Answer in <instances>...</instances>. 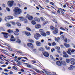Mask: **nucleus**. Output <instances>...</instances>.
Segmentation results:
<instances>
[{
	"label": "nucleus",
	"mask_w": 75,
	"mask_h": 75,
	"mask_svg": "<svg viewBox=\"0 0 75 75\" xmlns=\"http://www.w3.org/2000/svg\"><path fill=\"white\" fill-rule=\"evenodd\" d=\"M13 11L15 14H20L22 13V11L21 9L17 8L14 9Z\"/></svg>",
	"instance_id": "obj_1"
},
{
	"label": "nucleus",
	"mask_w": 75,
	"mask_h": 75,
	"mask_svg": "<svg viewBox=\"0 0 75 75\" xmlns=\"http://www.w3.org/2000/svg\"><path fill=\"white\" fill-rule=\"evenodd\" d=\"M41 35L39 33H36L34 35V37L36 40H38V37H40Z\"/></svg>",
	"instance_id": "obj_2"
},
{
	"label": "nucleus",
	"mask_w": 75,
	"mask_h": 75,
	"mask_svg": "<svg viewBox=\"0 0 75 75\" xmlns=\"http://www.w3.org/2000/svg\"><path fill=\"white\" fill-rule=\"evenodd\" d=\"M13 3H14V1H9L7 3V4L8 6H10V7H11L13 6Z\"/></svg>",
	"instance_id": "obj_3"
},
{
	"label": "nucleus",
	"mask_w": 75,
	"mask_h": 75,
	"mask_svg": "<svg viewBox=\"0 0 75 75\" xmlns=\"http://www.w3.org/2000/svg\"><path fill=\"white\" fill-rule=\"evenodd\" d=\"M26 17L28 18L29 20H32L33 19V17L32 16H30L29 14H27L26 16Z\"/></svg>",
	"instance_id": "obj_4"
},
{
	"label": "nucleus",
	"mask_w": 75,
	"mask_h": 75,
	"mask_svg": "<svg viewBox=\"0 0 75 75\" xmlns=\"http://www.w3.org/2000/svg\"><path fill=\"white\" fill-rule=\"evenodd\" d=\"M71 61H75V59L74 58H71L70 59H67L66 60V61L67 63H69Z\"/></svg>",
	"instance_id": "obj_5"
},
{
	"label": "nucleus",
	"mask_w": 75,
	"mask_h": 75,
	"mask_svg": "<svg viewBox=\"0 0 75 75\" xmlns=\"http://www.w3.org/2000/svg\"><path fill=\"white\" fill-rule=\"evenodd\" d=\"M53 33L54 34H56L58 33V30L57 28H54V30L53 32Z\"/></svg>",
	"instance_id": "obj_6"
},
{
	"label": "nucleus",
	"mask_w": 75,
	"mask_h": 75,
	"mask_svg": "<svg viewBox=\"0 0 75 75\" xmlns=\"http://www.w3.org/2000/svg\"><path fill=\"white\" fill-rule=\"evenodd\" d=\"M1 34H3L4 35V37L5 38H8V33L2 32L1 33Z\"/></svg>",
	"instance_id": "obj_7"
},
{
	"label": "nucleus",
	"mask_w": 75,
	"mask_h": 75,
	"mask_svg": "<svg viewBox=\"0 0 75 75\" xmlns=\"http://www.w3.org/2000/svg\"><path fill=\"white\" fill-rule=\"evenodd\" d=\"M63 57H65V58H68L69 56L67 54V52H63Z\"/></svg>",
	"instance_id": "obj_8"
},
{
	"label": "nucleus",
	"mask_w": 75,
	"mask_h": 75,
	"mask_svg": "<svg viewBox=\"0 0 75 75\" xmlns=\"http://www.w3.org/2000/svg\"><path fill=\"white\" fill-rule=\"evenodd\" d=\"M27 45L29 47H30V48H33V44L31 43H28L27 44Z\"/></svg>",
	"instance_id": "obj_9"
},
{
	"label": "nucleus",
	"mask_w": 75,
	"mask_h": 75,
	"mask_svg": "<svg viewBox=\"0 0 75 75\" xmlns=\"http://www.w3.org/2000/svg\"><path fill=\"white\" fill-rule=\"evenodd\" d=\"M35 28L38 29V28H40L41 27V26L39 24H38L35 25Z\"/></svg>",
	"instance_id": "obj_10"
},
{
	"label": "nucleus",
	"mask_w": 75,
	"mask_h": 75,
	"mask_svg": "<svg viewBox=\"0 0 75 75\" xmlns=\"http://www.w3.org/2000/svg\"><path fill=\"white\" fill-rule=\"evenodd\" d=\"M43 55L46 57H49V54L47 52H45L43 54Z\"/></svg>",
	"instance_id": "obj_11"
},
{
	"label": "nucleus",
	"mask_w": 75,
	"mask_h": 75,
	"mask_svg": "<svg viewBox=\"0 0 75 75\" xmlns=\"http://www.w3.org/2000/svg\"><path fill=\"white\" fill-rule=\"evenodd\" d=\"M56 64L58 66H61V61H58L56 62Z\"/></svg>",
	"instance_id": "obj_12"
},
{
	"label": "nucleus",
	"mask_w": 75,
	"mask_h": 75,
	"mask_svg": "<svg viewBox=\"0 0 75 75\" xmlns=\"http://www.w3.org/2000/svg\"><path fill=\"white\" fill-rule=\"evenodd\" d=\"M10 41H16V38H14V36L13 35H12L11 38L10 39Z\"/></svg>",
	"instance_id": "obj_13"
},
{
	"label": "nucleus",
	"mask_w": 75,
	"mask_h": 75,
	"mask_svg": "<svg viewBox=\"0 0 75 75\" xmlns=\"http://www.w3.org/2000/svg\"><path fill=\"white\" fill-rule=\"evenodd\" d=\"M5 45H7V46H8V50H10V51H13V50H12V49H11V48H10L11 47L10 46V45H9V44H6Z\"/></svg>",
	"instance_id": "obj_14"
},
{
	"label": "nucleus",
	"mask_w": 75,
	"mask_h": 75,
	"mask_svg": "<svg viewBox=\"0 0 75 75\" xmlns=\"http://www.w3.org/2000/svg\"><path fill=\"white\" fill-rule=\"evenodd\" d=\"M64 45L67 48H69L70 47V45L68 44H67L66 43L64 44Z\"/></svg>",
	"instance_id": "obj_15"
},
{
	"label": "nucleus",
	"mask_w": 75,
	"mask_h": 75,
	"mask_svg": "<svg viewBox=\"0 0 75 75\" xmlns=\"http://www.w3.org/2000/svg\"><path fill=\"white\" fill-rule=\"evenodd\" d=\"M64 65V66H66V65H67V64L66 63V62H65V61H61V65Z\"/></svg>",
	"instance_id": "obj_16"
},
{
	"label": "nucleus",
	"mask_w": 75,
	"mask_h": 75,
	"mask_svg": "<svg viewBox=\"0 0 75 75\" xmlns=\"http://www.w3.org/2000/svg\"><path fill=\"white\" fill-rule=\"evenodd\" d=\"M35 20L36 21H38V23H39L40 21V19L38 18H37V17H35Z\"/></svg>",
	"instance_id": "obj_17"
},
{
	"label": "nucleus",
	"mask_w": 75,
	"mask_h": 75,
	"mask_svg": "<svg viewBox=\"0 0 75 75\" xmlns=\"http://www.w3.org/2000/svg\"><path fill=\"white\" fill-rule=\"evenodd\" d=\"M24 64H25L26 65L27 67H28V68H31V67H32V66L30 64H29L28 63H24Z\"/></svg>",
	"instance_id": "obj_18"
},
{
	"label": "nucleus",
	"mask_w": 75,
	"mask_h": 75,
	"mask_svg": "<svg viewBox=\"0 0 75 75\" xmlns=\"http://www.w3.org/2000/svg\"><path fill=\"white\" fill-rule=\"evenodd\" d=\"M70 67L69 68V70H72L74 68H75V67L74 66H73L71 65H70Z\"/></svg>",
	"instance_id": "obj_19"
},
{
	"label": "nucleus",
	"mask_w": 75,
	"mask_h": 75,
	"mask_svg": "<svg viewBox=\"0 0 75 75\" xmlns=\"http://www.w3.org/2000/svg\"><path fill=\"white\" fill-rule=\"evenodd\" d=\"M71 49L70 48H69L68 49V51H67V52L69 54V55H71Z\"/></svg>",
	"instance_id": "obj_20"
},
{
	"label": "nucleus",
	"mask_w": 75,
	"mask_h": 75,
	"mask_svg": "<svg viewBox=\"0 0 75 75\" xmlns=\"http://www.w3.org/2000/svg\"><path fill=\"white\" fill-rule=\"evenodd\" d=\"M36 44L37 46H41V43L38 41H37L36 42Z\"/></svg>",
	"instance_id": "obj_21"
},
{
	"label": "nucleus",
	"mask_w": 75,
	"mask_h": 75,
	"mask_svg": "<svg viewBox=\"0 0 75 75\" xmlns=\"http://www.w3.org/2000/svg\"><path fill=\"white\" fill-rule=\"evenodd\" d=\"M41 34L42 36H43V37H46V36H47V34L44 32H42Z\"/></svg>",
	"instance_id": "obj_22"
},
{
	"label": "nucleus",
	"mask_w": 75,
	"mask_h": 75,
	"mask_svg": "<svg viewBox=\"0 0 75 75\" xmlns=\"http://www.w3.org/2000/svg\"><path fill=\"white\" fill-rule=\"evenodd\" d=\"M59 40H60L59 37H57V38H55V40L56 41H57V42H59Z\"/></svg>",
	"instance_id": "obj_23"
},
{
	"label": "nucleus",
	"mask_w": 75,
	"mask_h": 75,
	"mask_svg": "<svg viewBox=\"0 0 75 75\" xmlns=\"http://www.w3.org/2000/svg\"><path fill=\"white\" fill-rule=\"evenodd\" d=\"M25 34L27 35V36H29V35H30V33L27 32L25 31H24Z\"/></svg>",
	"instance_id": "obj_24"
},
{
	"label": "nucleus",
	"mask_w": 75,
	"mask_h": 75,
	"mask_svg": "<svg viewBox=\"0 0 75 75\" xmlns=\"http://www.w3.org/2000/svg\"><path fill=\"white\" fill-rule=\"evenodd\" d=\"M8 33L11 34L13 32V30H11L10 29L8 30Z\"/></svg>",
	"instance_id": "obj_25"
},
{
	"label": "nucleus",
	"mask_w": 75,
	"mask_h": 75,
	"mask_svg": "<svg viewBox=\"0 0 75 75\" xmlns=\"http://www.w3.org/2000/svg\"><path fill=\"white\" fill-rule=\"evenodd\" d=\"M7 17H8V19H10V20H11L14 18V17H13V16H8Z\"/></svg>",
	"instance_id": "obj_26"
},
{
	"label": "nucleus",
	"mask_w": 75,
	"mask_h": 75,
	"mask_svg": "<svg viewBox=\"0 0 75 75\" xmlns=\"http://www.w3.org/2000/svg\"><path fill=\"white\" fill-rule=\"evenodd\" d=\"M31 23L33 25H35L36 24V22L35 21H32L31 22Z\"/></svg>",
	"instance_id": "obj_27"
},
{
	"label": "nucleus",
	"mask_w": 75,
	"mask_h": 75,
	"mask_svg": "<svg viewBox=\"0 0 75 75\" xmlns=\"http://www.w3.org/2000/svg\"><path fill=\"white\" fill-rule=\"evenodd\" d=\"M45 47L47 50H50V47H48L46 46Z\"/></svg>",
	"instance_id": "obj_28"
},
{
	"label": "nucleus",
	"mask_w": 75,
	"mask_h": 75,
	"mask_svg": "<svg viewBox=\"0 0 75 75\" xmlns=\"http://www.w3.org/2000/svg\"><path fill=\"white\" fill-rule=\"evenodd\" d=\"M60 38L61 40H64V38H65V36L63 35H62L60 36Z\"/></svg>",
	"instance_id": "obj_29"
},
{
	"label": "nucleus",
	"mask_w": 75,
	"mask_h": 75,
	"mask_svg": "<svg viewBox=\"0 0 75 75\" xmlns=\"http://www.w3.org/2000/svg\"><path fill=\"white\" fill-rule=\"evenodd\" d=\"M55 48H56V49H57V50H60V47H58L57 46H55Z\"/></svg>",
	"instance_id": "obj_30"
},
{
	"label": "nucleus",
	"mask_w": 75,
	"mask_h": 75,
	"mask_svg": "<svg viewBox=\"0 0 75 75\" xmlns=\"http://www.w3.org/2000/svg\"><path fill=\"white\" fill-rule=\"evenodd\" d=\"M14 33L16 35H18V33L17 32L15 31L14 32Z\"/></svg>",
	"instance_id": "obj_31"
},
{
	"label": "nucleus",
	"mask_w": 75,
	"mask_h": 75,
	"mask_svg": "<svg viewBox=\"0 0 75 75\" xmlns=\"http://www.w3.org/2000/svg\"><path fill=\"white\" fill-rule=\"evenodd\" d=\"M57 45V44L54 42H53L52 43V46H55V45Z\"/></svg>",
	"instance_id": "obj_32"
},
{
	"label": "nucleus",
	"mask_w": 75,
	"mask_h": 75,
	"mask_svg": "<svg viewBox=\"0 0 75 75\" xmlns=\"http://www.w3.org/2000/svg\"><path fill=\"white\" fill-rule=\"evenodd\" d=\"M16 42H17V43L18 44H20V43H21V40H19V39H17V41H16Z\"/></svg>",
	"instance_id": "obj_33"
},
{
	"label": "nucleus",
	"mask_w": 75,
	"mask_h": 75,
	"mask_svg": "<svg viewBox=\"0 0 75 75\" xmlns=\"http://www.w3.org/2000/svg\"><path fill=\"white\" fill-rule=\"evenodd\" d=\"M44 72H45V73H46V74L47 75H51V74H50V73L49 72H48L47 71H46L45 70V71H44Z\"/></svg>",
	"instance_id": "obj_34"
},
{
	"label": "nucleus",
	"mask_w": 75,
	"mask_h": 75,
	"mask_svg": "<svg viewBox=\"0 0 75 75\" xmlns=\"http://www.w3.org/2000/svg\"><path fill=\"white\" fill-rule=\"evenodd\" d=\"M71 65H74L75 64V62L74 61H71Z\"/></svg>",
	"instance_id": "obj_35"
},
{
	"label": "nucleus",
	"mask_w": 75,
	"mask_h": 75,
	"mask_svg": "<svg viewBox=\"0 0 75 75\" xmlns=\"http://www.w3.org/2000/svg\"><path fill=\"white\" fill-rule=\"evenodd\" d=\"M39 50L40 51H42L44 50V49L42 48V47H40V48H39Z\"/></svg>",
	"instance_id": "obj_36"
},
{
	"label": "nucleus",
	"mask_w": 75,
	"mask_h": 75,
	"mask_svg": "<svg viewBox=\"0 0 75 75\" xmlns=\"http://www.w3.org/2000/svg\"><path fill=\"white\" fill-rule=\"evenodd\" d=\"M26 30L28 31H31V29L28 27L26 28Z\"/></svg>",
	"instance_id": "obj_37"
},
{
	"label": "nucleus",
	"mask_w": 75,
	"mask_h": 75,
	"mask_svg": "<svg viewBox=\"0 0 75 75\" xmlns=\"http://www.w3.org/2000/svg\"><path fill=\"white\" fill-rule=\"evenodd\" d=\"M11 23L13 24V25H16V22H15L11 21Z\"/></svg>",
	"instance_id": "obj_38"
},
{
	"label": "nucleus",
	"mask_w": 75,
	"mask_h": 75,
	"mask_svg": "<svg viewBox=\"0 0 75 75\" xmlns=\"http://www.w3.org/2000/svg\"><path fill=\"white\" fill-rule=\"evenodd\" d=\"M16 24L18 26H21V24L19 22H17L16 23Z\"/></svg>",
	"instance_id": "obj_39"
},
{
	"label": "nucleus",
	"mask_w": 75,
	"mask_h": 75,
	"mask_svg": "<svg viewBox=\"0 0 75 75\" xmlns=\"http://www.w3.org/2000/svg\"><path fill=\"white\" fill-rule=\"evenodd\" d=\"M39 31L40 32H41V33H43L44 32V30L43 29H40L39 30Z\"/></svg>",
	"instance_id": "obj_40"
},
{
	"label": "nucleus",
	"mask_w": 75,
	"mask_h": 75,
	"mask_svg": "<svg viewBox=\"0 0 75 75\" xmlns=\"http://www.w3.org/2000/svg\"><path fill=\"white\" fill-rule=\"evenodd\" d=\"M6 25L8 27H11V25L10 24H8V23H6Z\"/></svg>",
	"instance_id": "obj_41"
},
{
	"label": "nucleus",
	"mask_w": 75,
	"mask_h": 75,
	"mask_svg": "<svg viewBox=\"0 0 75 75\" xmlns=\"http://www.w3.org/2000/svg\"><path fill=\"white\" fill-rule=\"evenodd\" d=\"M55 49L54 48H52L51 49V51L52 52H53L54 51H55Z\"/></svg>",
	"instance_id": "obj_42"
},
{
	"label": "nucleus",
	"mask_w": 75,
	"mask_h": 75,
	"mask_svg": "<svg viewBox=\"0 0 75 75\" xmlns=\"http://www.w3.org/2000/svg\"><path fill=\"white\" fill-rule=\"evenodd\" d=\"M19 18L20 20H21V21H23L24 20V18L22 17H20Z\"/></svg>",
	"instance_id": "obj_43"
},
{
	"label": "nucleus",
	"mask_w": 75,
	"mask_h": 75,
	"mask_svg": "<svg viewBox=\"0 0 75 75\" xmlns=\"http://www.w3.org/2000/svg\"><path fill=\"white\" fill-rule=\"evenodd\" d=\"M29 41L30 42H34V41L32 39H30L29 40Z\"/></svg>",
	"instance_id": "obj_44"
},
{
	"label": "nucleus",
	"mask_w": 75,
	"mask_h": 75,
	"mask_svg": "<svg viewBox=\"0 0 75 75\" xmlns=\"http://www.w3.org/2000/svg\"><path fill=\"white\" fill-rule=\"evenodd\" d=\"M60 29L61 30H63V31H65V29L64 28H63L62 27H61L60 28Z\"/></svg>",
	"instance_id": "obj_45"
},
{
	"label": "nucleus",
	"mask_w": 75,
	"mask_h": 75,
	"mask_svg": "<svg viewBox=\"0 0 75 75\" xmlns=\"http://www.w3.org/2000/svg\"><path fill=\"white\" fill-rule=\"evenodd\" d=\"M13 69H15V70H17V67H15V66H13Z\"/></svg>",
	"instance_id": "obj_46"
},
{
	"label": "nucleus",
	"mask_w": 75,
	"mask_h": 75,
	"mask_svg": "<svg viewBox=\"0 0 75 75\" xmlns=\"http://www.w3.org/2000/svg\"><path fill=\"white\" fill-rule=\"evenodd\" d=\"M6 9L7 10V11H10V8H6Z\"/></svg>",
	"instance_id": "obj_47"
},
{
	"label": "nucleus",
	"mask_w": 75,
	"mask_h": 75,
	"mask_svg": "<svg viewBox=\"0 0 75 75\" xmlns=\"http://www.w3.org/2000/svg\"><path fill=\"white\" fill-rule=\"evenodd\" d=\"M64 41H65V42H68V40H67V39L65 38L64 39Z\"/></svg>",
	"instance_id": "obj_48"
},
{
	"label": "nucleus",
	"mask_w": 75,
	"mask_h": 75,
	"mask_svg": "<svg viewBox=\"0 0 75 75\" xmlns=\"http://www.w3.org/2000/svg\"><path fill=\"white\" fill-rule=\"evenodd\" d=\"M50 57L51 59H54V57H53V56H52V55H50Z\"/></svg>",
	"instance_id": "obj_49"
},
{
	"label": "nucleus",
	"mask_w": 75,
	"mask_h": 75,
	"mask_svg": "<svg viewBox=\"0 0 75 75\" xmlns=\"http://www.w3.org/2000/svg\"><path fill=\"white\" fill-rule=\"evenodd\" d=\"M50 28H51V29H52V30H53L54 27H53V26H51L50 27Z\"/></svg>",
	"instance_id": "obj_50"
},
{
	"label": "nucleus",
	"mask_w": 75,
	"mask_h": 75,
	"mask_svg": "<svg viewBox=\"0 0 75 75\" xmlns=\"http://www.w3.org/2000/svg\"><path fill=\"white\" fill-rule=\"evenodd\" d=\"M16 31H16V32H18V33L19 32V30H18V29H16Z\"/></svg>",
	"instance_id": "obj_51"
},
{
	"label": "nucleus",
	"mask_w": 75,
	"mask_h": 75,
	"mask_svg": "<svg viewBox=\"0 0 75 75\" xmlns=\"http://www.w3.org/2000/svg\"><path fill=\"white\" fill-rule=\"evenodd\" d=\"M1 29L2 30H3V31H4V28H3V27H1Z\"/></svg>",
	"instance_id": "obj_52"
},
{
	"label": "nucleus",
	"mask_w": 75,
	"mask_h": 75,
	"mask_svg": "<svg viewBox=\"0 0 75 75\" xmlns=\"http://www.w3.org/2000/svg\"><path fill=\"white\" fill-rule=\"evenodd\" d=\"M32 62H33V63H37V62H36V61H34V60L32 61Z\"/></svg>",
	"instance_id": "obj_53"
},
{
	"label": "nucleus",
	"mask_w": 75,
	"mask_h": 75,
	"mask_svg": "<svg viewBox=\"0 0 75 75\" xmlns=\"http://www.w3.org/2000/svg\"><path fill=\"white\" fill-rule=\"evenodd\" d=\"M40 19H41V20L42 21H44V19L42 18V17H41L40 18Z\"/></svg>",
	"instance_id": "obj_54"
},
{
	"label": "nucleus",
	"mask_w": 75,
	"mask_h": 75,
	"mask_svg": "<svg viewBox=\"0 0 75 75\" xmlns=\"http://www.w3.org/2000/svg\"><path fill=\"white\" fill-rule=\"evenodd\" d=\"M71 52L73 53V52H75V50H72L71 51Z\"/></svg>",
	"instance_id": "obj_55"
},
{
	"label": "nucleus",
	"mask_w": 75,
	"mask_h": 75,
	"mask_svg": "<svg viewBox=\"0 0 75 75\" xmlns=\"http://www.w3.org/2000/svg\"><path fill=\"white\" fill-rule=\"evenodd\" d=\"M47 35H50V33L49 32H47Z\"/></svg>",
	"instance_id": "obj_56"
},
{
	"label": "nucleus",
	"mask_w": 75,
	"mask_h": 75,
	"mask_svg": "<svg viewBox=\"0 0 75 75\" xmlns=\"http://www.w3.org/2000/svg\"><path fill=\"white\" fill-rule=\"evenodd\" d=\"M2 6L4 7H6V5H5V4H2Z\"/></svg>",
	"instance_id": "obj_57"
},
{
	"label": "nucleus",
	"mask_w": 75,
	"mask_h": 75,
	"mask_svg": "<svg viewBox=\"0 0 75 75\" xmlns=\"http://www.w3.org/2000/svg\"><path fill=\"white\" fill-rule=\"evenodd\" d=\"M17 52L18 53H19L20 54H22V52H20V51H17Z\"/></svg>",
	"instance_id": "obj_58"
},
{
	"label": "nucleus",
	"mask_w": 75,
	"mask_h": 75,
	"mask_svg": "<svg viewBox=\"0 0 75 75\" xmlns=\"http://www.w3.org/2000/svg\"><path fill=\"white\" fill-rule=\"evenodd\" d=\"M4 71H5V72H8V70H7L6 69H5Z\"/></svg>",
	"instance_id": "obj_59"
},
{
	"label": "nucleus",
	"mask_w": 75,
	"mask_h": 75,
	"mask_svg": "<svg viewBox=\"0 0 75 75\" xmlns=\"http://www.w3.org/2000/svg\"><path fill=\"white\" fill-rule=\"evenodd\" d=\"M50 4H52V5H53V6H54V3L52 2H50Z\"/></svg>",
	"instance_id": "obj_60"
},
{
	"label": "nucleus",
	"mask_w": 75,
	"mask_h": 75,
	"mask_svg": "<svg viewBox=\"0 0 75 75\" xmlns=\"http://www.w3.org/2000/svg\"><path fill=\"white\" fill-rule=\"evenodd\" d=\"M23 58V57H21V58L19 57L18 58V60H19V61H20V60H21V58Z\"/></svg>",
	"instance_id": "obj_61"
},
{
	"label": "nucleus",
	"mask_w": 75,
	"mask_h": 75,
	"mask_svg": "<svg viewBox=\"0 0 75 75\" xmlns=\"http://www.w3.org/2000/svg\"><path fill=\"white\" fill-rule=\"evenodd\" d=\"M57 12L59 14H60L61 13L60 12V11L59 10H57Z\"/></svg>",
	"instance_id": "obj_62"
},
{
	"label": "nucleus",
	"mask_w": 75,
	"mask_h": 75,
	"mask_svg": "<svg viewBox=\"0 0 75 75\" xmlns=\"http://www.w3.org/2000/svg\"><path fill=\"white\" fill-rule=\"evenodd\" d=\"M6 67V65L4 64L1 67Z\"/></svg>",
	"instance_id": "obj_63"
},
{
	"label": "nucleus",
	"mask_w": 75,
	"mask_h": 75,
	"mask_svg": "<svg viewBox=\"0 0 75 75\" xmlns=\"http://www.w3.org/2000/svg\"><path fill=\"white\" fill-rule=\"evenodd\" d=\"M63 33H63V32H62L61 31H60L59 35H62V34H63Z\"/></svg>",
	"instance_id": "obj_64"
}]
</instances>
